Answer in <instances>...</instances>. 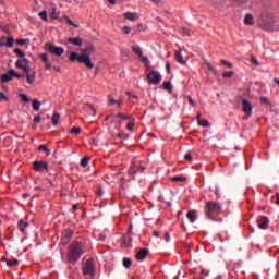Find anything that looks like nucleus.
<instances>
[{
	"instance_id": "nucleus-59",
	"label": "nucleus",
	"mask_w": 279,
	"mask_h": 279,
	"mask_svg": "<svg viewBox=\"0 0 279 279\" xmlns=\"http://www.w3.org/2000/svg\"><path fill=\"white\" fill-rule=\"evenodd\" d=\"M196 121H197V123H199V121H202V113H197V116H196Z\"/></svg>"
},
{
	"instance_id": "nucleus-35",
	"label": "nucleus",
	"mask_w": 279,
	"mask_h": 279,
	"mask_svg": "<svg viewBox=\"0 0 279 279\" xmlns=\"http://www.w3.org/2000/svg\"><path fill=\"white\" fill-rule=\"evenodd\" d=\"M233 75H234V72L227 71V72H223L222 77H225L226 80H230L233 77Z\"/></svg>"
},
{
	"instance_id": "nucleus-42",
	"label": "nucleus",
	"mask_w": 279,
	"mask_h": 279,
	"mask_svg": "<svg viewBox=\"0 0 279 279\" xmlns=\"http://www.w3.org/2000/svg\"><path fill=\"white\" fill-rule=\"evenodd\" d=\"M251 64H254V66H258V59H256V57L252 56L251 57Z\"/></svg>"
},
{
	"instance_id": "nucleus-30",
	"label": "nucleus",
	"mask_w": 279,
	"mask_h": 279,
	"mask_svg": "<svg viewBox=\"0 0 279 279\" xmlns=\"http://www.w3.org/2000/svg\"><path fill=\"white\" fill-rule=\"evenodd\" d=\"M260 27H262V29H266V32H268V31L271 29L274 26L271 25L270 22H262Z\"/></svg>"
},
{
	"instance_id": "nucleus-47",
	"label": "nucleus",
	"mask_w": 279,
	"mask_h": 279,
	"mask_svg": "<svg viewBox=\"0 0 279 279\" xmlns=\"http://www.w3.org/2000/svg\"><path fill=\"white\" fill-rule=\"evenodd\" d=\"M122 32H123V34H130V32H132V28H130V26H124L122 28Z\"/></svg>"
},
{
	"instance_id": "nucleus-24",
	"label": "nucleus",
	"mask_w": 279,
	"mask_h": 279,
	"mask_svg": "<svg viewBox=\"0 0 279 279\" xmlns=\"http://www.w3.org/2000/svg\"><path fill=\"white\" fill-rule=\"evenodd\" d=\"M187 219H190L191 223H195V219H197V214H195V210L187 213Z\"/></svg>"
},
{
	"instance_id": "nucleus-62",
	"label": "nucleus",
	"mask_w": 279,
	"mask_h": 279,
	"mask_svg": "<svg viewBox=\"0 0 279 279\" xmlns=\"http://www.w3.org/2000/svg\"><path fill=\"white\" fill-rule=\"evenodd\" d=\"M118 137H119V138H128V134H121V133H120V134H118Z\"/></svg>"
},
{
	"instance_id": "nucleus-3",
	"label": "nucleus",
	"mask_w": 279,
	"mask_h": 279,
	"mask_svg": "<svg viewBox=\"0 0 279 279\" xmlns=\"http://www.w3.org/2000/svg\"><path fill=\"white\" fill-rule=\"evenodd\" d=\"M221 213V204L215 201H208L205 204V215L207 219H215L217 215Z\"/></svg>"
},
{
	"instance_id": "nucleus-37",
	"label": "nucleus",
	"mask_w": 279,
	"mask_h": 279,
	"mask_svg": "<svg viewBox=\"0 0 279 279\" xmlns=\"http://www.w3.org/2000/svg\"><path fill=\"white\" fill-rule=\"evenodd\" d=\"M33 109L35 110V111H38V110H40V101H38V100H33Z\"/></svg>"
},
{
	"instance_id": "nucleus-10",
	"label": "nucleus",
	"mask_w": 279,
	"mask_h": 279,
	"mask_svg": "<svg viewBox=\"0 0 279 279\" xmlns=\"http://www.w3.org/2000/svg\"><path fill=\"white\" fill-rule=\"evenodd\" d=\"M242 108H243V112L245 114H247V117H252L253 113V108H252V104H250V101H247L246 99H244L242 101Z\"/></svg>"
},
{
	"instance_id": "nucleus-40",
	"label": "nucleus",
	"mask_w": 279,
	"mask_h": 279,
	"mask_svg": "<svg viewBox=\"0 0 279 279\" xmlns=\"http://www.w3.org/2000/svg\"><path fill=\"white\" fill-rule=\"evenodd\" d=\"M15 43L17 45L23 46V45H27V43H29V39H16Z\"/></svg>"
},
{
	"instance_id": "nucleus-7",
	"label": "nucleus",
	"mask_w": 279,
	"mask_h": 279,
	"mask_svg": "<svg viewBox=\"0 0 279 279\" xmlns=\"http://www.w3.org/2000/svg\"><path fill=\"white\" fill-rule=\"evenodd\" d=\"M47 51H49V53H52L53 56H62V53H64V48L62 47H58L53 44H47Z\"/></svg>"
},
{
	"instance_id": "nucleus-15",
	"label": "nucleus",
	"mask_w": 279,
	"mask_h": 279,
	"mask_svg": "<svg viewBox=\"0 0 279 279\" xmlns=\"http://www.w3.org/2000/svg\"><path fill=\"white\" fill-rule=\"evenodd\" d=\"M40 60L45 64V69L49 71V69H51V63L49 62V56L47 53H41Z\"/></svg>"
},
{
	"instance_id": "nucleus-52",
	"label": "nucleus",
	"mask_w": 279,
	"mask_h": 279,
	"mask_svg": "<svg viewBox=\"0 0 279 279\" xmlns=\"http://www.w3.org/2000/svg\"><path fill=\"white\" fill-rule=\"evenodd\" d=\"M140 60L144 63V64H147V62H149V59L147 57H143L140 58Z\"/></svg>"
},
{
	"instance_id": "nucleus-27",
	"label": "nucleus",
	"mask_w": 279,
	"mask_h": 279,
	"mask_svg": "<svg viewBox=\"0 0 279 279\" xmlns=\"http://www.w3.org/2000/svg\"><path fill=\"white\" fill-rule=\"evenodd\" d=\"M63 21H66V23L69 25H71L72 27H75V29H78V27H80V25L72 22V20H71V17H69V15H64Z\"/></svg>"
},
{
	"instance_id": "nucleus-2",
	"label": "nucleus",
	"mask_w": 279,
	"mask_h": 279,
	"mask_svg": "<svg viewBox=\"0 0 279 279\" xmlns=\"http://www.w3.org/2000/svg\"><path fill=\"white\" fill-rule=\"evenodd\" d=\"M90 243L89 241L86 240H81V241H74L72 244L69 246V253H68V260L72 265L74 263H77L84 252H86V244Z\"/></svg>"
},
{
	"instance_id": "nucleus-51",
	"label": "nucleus",
	"mask_w": 279,
	"mask_h": 279,
	"mask_svg": "<svg viewBox=\"0 0 279 279\" xmlns=\"http://www.w3.org/2000/svg\"><path fill=\"white\" fill-rule=\"evenodd\" d=\"M20 60H21V62H23L24 64L29 65V59H26L25 56H24L22 59H20Z\"/></svg>"
},
{
	"instance_id": "nucleus-26",
	"label": "nucleus",
	"mask_w": 279,
	"mask_h": 279,
	"mask_svg": "<svg viewBox=\"0 0 279 279\" xmlns=\"http://www.w3.org/2000/svg\"><path fill=\"white\" fill-rule=\"evenodd\" d=\"M25 75H26V82L28 84H34V82L36 80V74H29V72H28V73H25Z\"/></svg>"
},
{
	"instance_id": "nucleus-8",
	"label": "nucleus",
	"mask_w": 279,
	"mask_h": 279,
	"mask_svg": "<svg viewBox=\"0 0 279 279\" xmlns=\"http://www.w3.org/2000/svg\"><path fill=\"white\" fill-rule=\"evenodd\" d=\"M71 236H73V230L65 229L61 234V240L64 245L71 241Z\"/></svg>"
},
{
	"instance_id": "nucleus-1",
	"label": "nucleus",
	"mask_w": 279,
	"mask_h": 279,
	"mask_svg": "<svg viewBox=\"0 0 279 279\" xmlns=\"http://www.w3.org/2000/svg\"><path fill=\"white\" fill-rule=\"evenodd\" d=\"M82 54H77L76 52L70 53V62H80V64H85L87 69H95V64L90 61V53L95 51V46L87 45L85 48L81 49Z\"/></svg>"
},
{
	"instance_id": "nucleus-28",
	"label": "nucleus",
	"mask_w": 279,
	"mask_h": 279,
	"mask_svg": "<svg viewBox=\"0 0 279 279\" xmlns=\"http://www.w3.org/2000/svg\"><path fill=\"white\" fill-rule=\"evenodd\" d=\"M122 263H123V267H125L126 269H130V267H132V259L131 258L124 257L122 259Z\"/></svg>"
},
{
	"instance_id": "nucleus-44",
	"label": "nucleus",
	"mask_w": 279,
	"mask_h": 279,
	"mask_svg": "<svg viewBox=\"0 0 279 279\" xmlns=\"http://www.w3.org/2000/svg\"><path fill=\"white\" fill-rule=\"evenodd\" d=\"M20 97H21L22 101H24L25 104H27V101H29V98L25 94H21Z\"/></svg>"
},
{
	"instance_id": "nucleus-46",
	"label": "nucleus",
	"mask_w": 279,
	"mask_h": 279,
	"mask_svg": "<svg viewBox=\"0 0 279 279\" xmlns=\"http://www.w3.org/2000/svg\"><path fill=\"white\" fill-rule=\"evenodd\" d=\"M172 181L173 182H184V178H182V177H173Z\"/></svg>"
},
{
	"instance_id": "nucleus-31",
	"label": "nucleus",
	"mask_w": 279,
	"mask_h": 279,
	"mask_svg": "<svg viewBox=\"0 0 279 279\" xmlns=\"http://www.w3.org/2000/svg\"><path fill=\"white\" fill-rule=\"evenodd\" d=\"M172 88H173V85H171V82L169 81L163 82V90H168L169 93H171Z\"/></svg>"
},
{
	"instance_id": "nucleus-56",
	"label": "nucleus",
	"mask_w": 279,
	"mask_h": 279,
	"mask_svg": "<svg viewBox=\"0 0 279 279\" xmlns=\"http://www.w3.org/2000/svg\"><path fill=\"white\" fill-rule=\"evenodd\" d=\"M126 130H134V123L130 122V123L126 125Z\"/></svg>"
},
{
	"instance_id": "nucleus-54",
	"label": "nucleus",
	"mask_w": 279,
	"mask_h": 279,
	"mask_svg": "<svg viewBox=\"0 0 279 279\" xmlns=\"http://www.w3.org/2000/svg\"><path fill=\"white\" fill-rule=\"evenodd\" d=\"M260 102L262 104H269V99H267V97H260Z\"/></svg>"
},
{
	"instance_id": "nucleus-14",
	"label": "nucleus",
	"mask_w": 279,
	"mask_h": 279,
	"mask_svg": "<svg viewBox=\"0 0 279 279\" xmlns=\"http://www.w3.org/2000/svg\"><path fill=\"white\" fill-rule=\"evenodd\" d=\"M138 171H141V172L145 171V167H143V166H137L136 163H133V165L130 167V169H129L130 175H134V173H136V172H138Z\"/></svg>"
},
{
	"instance_id": "nucleus-19",
	"label": "nucleus",
	"mask_w": 279,
	"mask_h": 279,
	"mask_svg": "<svg viewBox=\"0 0 279 279\" xmlns=\"http://www.w3.org/2000/svg\"><path fill=\"white\" fill-rule=\"evenodd\" d=\"M175 61L179 64H186V61H184V57L182 56V52L175 51Z\"/></svg>"
},
{
	"instance_id": "nucleus-57",
	"label": "nucleus",
	"mask_w": 279,
	"mask_h": 279,
	"mask_svg": "<svg viewBox=\"0 0 279 279\" xmlns=\"http://www.w3.org/2000/svg\"><path fill=\"white\" fill-rule=\"evenodd\" d=\"M109 102L110 104H118V100L114 99L113 97H109Z\"/></svg>"
},
{
	"instance_id": "nucleus-18",
	"label": "nucleus",
	"mask_w": 279,
	"mask_h": 279,
	"mask_svg": "<svg viewBox=\"0 0 279 279\" xmlns=\"http://www.w3.org/2000/svg\"><path fill=\"white\" fill-rule=\"evenodd\" d=\"M29 227V222H26L24 220H19L17 228L21 230V232H25V229Z\"/></svg>"
},
{
	"instance_id": "nucleus-33",
	"label": "nucleus",
	"mask_w": 279,
	"mask_h": 279,
	"mask_svg": "<svg viewBox=\"0 0 279 279\" xmlns=\"http://www.w3.org/2000/svg\"><path fill=\"white\" fill-rule=\"evenodd\" d=\"M8 267H16L19 265V259L14 258L7 262Z\"/></svg>"
},
{
	"instance_id": "nucleus-55",
	"label": "nucleus",
	"mask_w": 279,
	"mask_h": 279,
	"mask_svg": "<svg viewBox=\"0 0 279 279\" xmlns=\"http://www.w3.org/2000/svg\"><path fill=\"white\" fill-rule=\"evenodd\" d=\"M165 241L166 243H169V241H171V235H169V233H166Z\"/></svg>"
},
{
	"instance_id": "nucleus-34",
	"label": "nucleus",
	"mask_w": 279,
	"mask_h": 279,
	"mask_svg": "<svg viewBox=\"0 0 279 279\" xmlns=\"http://www.w3.org/2000/svg\"><path fill=\"white\" fill-rule=\"evenodd\" d=\"M59 121H60V113H53L52 125H57Z\"/></svg>"
},
{
	"instance_id": "nucleus-53",
	"label": "nucleus",
	"mask_w": 279,
	"mask_h": 279,
	"mask_svg": "<svg viewBox=\"0 0 279 279\" xmlns=\"http://www.w3.org/2000/svg\"><path fill=\"white\" fill-rule=\"evenodd\" d=\"M5 45V36L0 37V47Z\"/></svg>"
},
{
	"instance_id": "nucleus-39",
	"label": "nucleus",
	"mask_w": 279,
	"mask_h": 279,
	"mask_svg": "<svg viewBox=\"0 0 279 279\" xmlns=\"http://www.w3.org/2000/svg\"><path fill=\"white\" fill-rule=\"evenodd\" d=\"M14 53L17 58H23L25 56V52H23L21 49L15 48Z\"/></svg>"
},
{
	"instance_id": "nucleus-12",
	"label": "nucleus",
	"mask_w": 279,
	"mask_h": 279,
	"mask_svg": "<svg viewBox=\"0 0 279 279\" xmlns=\"http://www.w3.org/2000/svg\"><path fill=\"white\" fill-rule=\"evenodd\" d=\"M147 254H149V250L142 248L136 253L135 258L136 260H145V258H147Z\"/></svg>"
},
{
	"instance_id": "nucleus-50",
	"label": "nucleus",
	"mask_w": 279,
	"mask_h": 279,
	"mask_svg": "<svg viewBox=\"0 0 279 279\" xmlns=\"http://www.w3.org/2000/svg\"><path fill=\"white\" fill-rule=\"evenodd\" d=\"M181 33L183 36H191V33L186 28H182Z\"/></svg>"
},
{
	"instance_id": "nucleus-64",
	"label": "nucleus",
	"mask_w": 279,
	"mask_h": 279,
	"mask_svg": "<svg viewBox=\"0 0 279 279\" xmlns=\"http://www.w3.org/2000/svg\"><path fill=\"white\" fill-rule=\"evenodd\" d=\"M153 234H154L155 236H157V238L160 236V232H158V231H154Z\"/></svg>"
},
{
	"instance_id": "nucleus-36",
	"label": "nucleus",
	"mask_w": 279,
	"mask_h": 279,
	"mask_svg": "<svg viewBox=\"0 0 279 279\" xmlns=\"http://www.w3.org/2000/svg\"><path fill=\"white\" fill-rule=\"evenodd\" d=\"M198 125H202V128H210V123L207 120H199Z\"/></svg>"
},
{
	"instance_id": "nucleus-13",
	"label": "nucleus",
	"mask_w": 279,
	"mask_h": 279,
	"mask_svg": "<svg viewBox=\"0 0 279 279\" xmlns=\"http://www.w3.org/2000/svg\"><path fill=\"white\" fill-rule=\"evenodd\" d=\"M15 66L17 69H21L23 71V73H28L29 72V65H27V63L22 62L21 59L16 60Z\"/></svg>"
},
{
	"instance_id": "nucleus-41",
	"label": "nucleus",
	"mask_w": 279,
	"mask_h": 279,
	"mask_svg": "<svg viewBox=\"0 0 279 279\" xmlns=\"http://www.w3.org/2000/svg\"><path fill=\"white\" fill-rule=\"evenodd\" d=\"M51 19H58V11H56V7L52 8V12L50 13Z\"/></svg>"
},
{
	"instance_id": "nucleus-63",
	"label": "nucleus",
	"mask_w": 279,
	"mask_h": 279,
	"mask_svg": "<svg viewBox=\"0 0 279 279\" xmlns=\"http://www.w3.org/2000/svg\"><path fill=\"white\" fill-rule=\"evenodd\" d=\"M275 204H277V206H279V193H277V195H276Z\"/></svg>"
},
{
	"instance_id": "nucleus-5",
	"label": "nucleus",
	"mask_w": 279,
	"mask_h": 279,
	"mask_svg": "<svg viewBox=\"0 0 279 279\" xmlns=\"http://www.w3.org/2000/svg\"><path fill=\"white\" fill-rule=\"evenodd\" d=\"M33 169L37 173H43V171H49V163L44 160H39V161L37 160L33 162Z\"/></svg>"
},
{
	"instance_id": "nucleus-49",
	"label": "nucleus",
	"mask_w": 279,
	"mask_h": 279,
	"mask_svg": "<svg viewBox=\"0 0 279 279\" xmlns=\"http://www.w3.org/2000/svg\"><path fill=\"white\" fill-rule=\"evenodd\" d=\"M221 64H225L226 66H228V69H232V63H230L226 60H221Z\"/></svg>"
},
{
	"instance_id": "nucleus-17",
	"label": "nucleus",
	"mask_w": 279,
	"mask_h": 279,
	"mask_svg": "<svg viewBox=\"0 0 279 279\" xmlns=\"http://www.w3.org/2000/svg\"><path fill=\"white\" fill-rule=\"evenodd\" d=\"M68 43H70L71 45H74L75 47H82V38L80 37H70L68 38Z\"/></svg>"
},
{
	"instance_id": "nucleus-29",
	"label": "nucleus",
	"mask_w": 279,
	"mask_h": 279,
	"mask_svg": "<svg viewBox=\"0 0 279 279\" xmlns=\"http://www.w3.org/2000/svg\"><path fill=\"white\" fill-rule=\"evenodd\" d=\"M70 134H74L75 136L82 134V128H80V126H73V128L70 130Z\"/></svg>"
},
{
	"instance_id": "nucleus-20",
	"label": "nucleus",
	"mask_w": 279,
	"mask_h": 279,
	"mask_svg": "<svg viewBox=\"0 0 279 279\" xmlns=\"http://www.w3.org/2000/svg\"><path fill=\"white\" fill-rule=\"evenodd\" d=\"M124 19H128V21H136V19H138V15L136 13L126 12L124 13Z\"/></svg>"
},
{
	"instance_id": "nucleus-32",
	"label": "nucleus",
	"mask_w": 279,
	"mask_h": 279,
	"mask_svg": "<svg viewBox=\"0 0 279 279\" xmlns=\"http://www.w3.org/2000/svg\"><path fill=\"white\" fill-rule=\"evenodd\" d=\"M5 47H14V38L13 37H8L7 41L4 43Z\"/></svg>"
},
{
	"instance_id": "nucleus-38",
	"label": "nucleus",
	"mask_w": 279,
	"mask_h": 279,
	"mask_svg": "<svg viewBox=\"0 0 279 279\" xmlns=\"http://www.w3.org/2000/svg\"><path fill=\"white\" fill-rule=\"evenodd\" d=\"M88 157H83L82 159H81V167H83V168H86V167H88Z\"/></svg>"
},
{
	"instance_id": "nucleus-23",
	"label": "nucleus",
	"mask_w": 279,
	"mask_h": 279,
	"mask_svg": "<svg viewBox=\"0 0 279 279\" xmlns=\"http://www.w3.org/2000/svg\"><path fill=\"white\" fill-rule=\"evenodd\" d=\"M38 151H45L46 156H51V149L45 144L38 146Z\"/></svg>"
},
{
	"instance_id": "nucleus-21",
	"label": "nucleus",
	"mask_w": 279,
	"mask_h": 279,
	"mask_svg": "<svg viewBox=\"0 0 279 279\" xmlns=\"http://www.w3.org/2000/svg\"><path fill=\"white\" fill-rule=\"evenodd\" d=\"M244 25H254V16L252 14L245 15Z\"/></svg>"
},
{
	"instance_id": "nucleus-58",
	"label": "nucleus",
	"mask_w": 279,
	"mask_h": 279,
	"mask_svg": "<svg viewBox=\"0 0 279 279\" xmlns=\"http://www.w3.org/2000/svg\"><path fill=\"white\" fill-rule=\"evenodd\" d=\"M189 101L192 106H196L195 100H193V98L191 96H189Z\"/></svg>"
},
{
	"instance_id": "nucleus-60",
	"label": "nucleus",
	"mask_w": 279,
	"mask_h": 279,
	"mask_svg": "<svg viewBox=\"0 0 279 279\" xmlns=\"http://www.w3.org/2000/svg\"><path fill=\"white\" fill-rule=\"evenodd\" d=\"M166 71L169 73L171 71V64L169 62L166 63Z\"/></svg>"
},
{
	"instance_id": "nucleus-48",
	"label": "nucleus",
	"mask_w": 279,
	"mask_h": 279,
	"mask_svg": "<svg viewBox=\"0 0 279 279\" xmlns=\"http://www.w3.org/2000/svg\"><path fill=\"white\" fill-rule=\"evenodd\" d=\"M13 77H16L17 80H25L24 74H17L16 72H15V74H13Z\"/></svg>"
},
{
	"instance_id": "nucleus-4",
	"label": "nucleus",
	"mask_w": 279,
	"mask_h": 279,
	"mask_svg": "<svg viewBox=\"0 0 279 279\" xmlns=\"http://www.w3.org/2000/svg\"><path fill=\"white\" fill-rule=\"evenodd\" d=\"M83 276L86 279L95 278V264L93 263V259H87L83 264Z\"/></svg>"
},
{
	"instance_id": "nucleus-6",
	"label": "nucleus",
	"mask_w": 279,
	"mask_h": 279,
	"mask_svg": "<svg viewBox=\"0 0 279 279\" xmlns=\"http://www.w3.org/2000/svg\"><path fill=\"white\" fill-rule=\"evenodd\" d=\"M147 80L148 84H154L155 86H158V84H160V82L162 81V76L156 71H150L147 74Z\"/></svg>"
},
{
	"instance_id": "nucleus-11",
	"label": "nucleus",
	"mask_w": 279,
	"mask_h": 279,
	"mask_svg": "<svg viewBox=\"0 0 279 279\" xmlns=\"http://www.w3.org/2000/svg\"><path fill=\"white\" fill-rule=\"evenodd\" d=\"M15 72L14 70H9L8 73H4L0 76L1 82L8 83L11 82V80L14 78Z\"/></svg>"
},
{
	"instance_id": "nucleus-25",
	"label": "nucleus",
	"mask_w": 279,
	"mask_h": 279,
	"mask_svg": "<svg viewBox=\"0 0 279 279\" xmlns=\"http://www.w3.org/2000/svg\"><path fill=\"white\" fill-rule=\"evenodd\" d=\"M131 49L138 58H143V49H141L140 46H132Z\"/></svg>"
},
{
	"instance_id": "nucleus-61",
	"label": "nucleus",
	"mask_w": 279,
	"mask_h": 279,
	"mask_svg": "<svg viewBox=\"0 0 279 279\" xmlns=\"http://www.w3.org/2000/svg\"><path fill=\"white\" fill-rule=\"evenodd\" d=\"M34 121H35V123H40V116H36V117L34 118Z\"/></svg>"
},
{
	"instance_id": "nucleus-43",
	"label": "nucleus",
	"mask_w": 279,
	"mask_h": 279,
	"mask_svg": "<svg viewBox=\"0 0 279 279\" xmlns=\"http://www.w3.org/2000/svg\"><path fill=\"white\" fill-rule=\"evenodd\" d=\"M39 16L43 19V21H47V11L39 12Z\"/></svg>"
},
{
	"instance_id": "nucleus-9",
	"label": "nucleus",
	"mask_w": 279,
	"mask_h": 279,
	"mask_svg": "<svg viewBox=\"0 0 279 279\" xmlns=\"http://www.w3.org/2000/svg\"><path fill=\"white\" fill-rule=\"evenodd\" d=\"M257 226L258 228H260V230H267V228H269V218L262 216L257 220Z\"/></svg>"
},
{
	"instance_id": "nucleus-16",
	"label": "nucleus",
	"mask_w": 279,
	"mask_h": 279,
	"mask_svg": "<svg viewBox=\"0 0 279 279\" xmlns=\"http://www.w3.org/2000/svg\"><path fill=\"white\" fill-rule=\"evenodd\" d=\"M122 247H132V236L123 235L121 239Z\"/></svg>"
},
{
	"instance_id": "nucleus-45",
	"label": "nucleus",
	"mask_w": 279,
	"mask_h": 279,
	"mask_svg": "<svg viewBox=\"0 0 279 279\" xmlns=\"http://www.w3.org/2000/svg\"><path fill=\"white\" fill-rule=\"evenodd\" d=\"M184 158H185V160L191 162L193 160V155H191V153H187V154H185Z\"/></svg>"
},
{
	"instance_id": "nucleus-22",
	"label": "nucleus",
	"mask_w": 279,
	"mask_h": 279,
	"mask_svg": "<svg viewBox=\"0 0 279 279\" xmlns=\"http://www.w3.org/2000/svg\"><path fill=\"white\" fill-rule=\"evenodd\" d=\"M117 119H122V121H131L132 116H128L125 113L119 112L118 114L114 116Z\"/></svg>"
}]
</instances>
